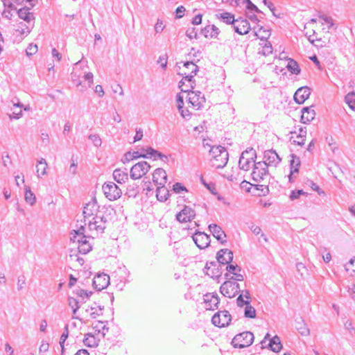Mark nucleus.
<instances>
[{
	"label": "nucleus",
	"mask_w": 355,
	"mask_h": 355,
	"mask_svg": "<svg viewBox=\"0 0 355 355\" xmlns=\"http://www.w3.org/2000/svg\"><path fill=\"white\" fill-rule=\"evenodd\" d=\"M211 155L212 166L216 168H223L228 162V153L226 149L221 146H212L209 150Z\"/></svg>",
	"instance_id": "1"
},
{
	"label": "nucleus",
	"mask_w": 355,
	"mask_h": 355,
	"mask_svg": "<svg viewBox=\"0 0 355 355\" xmlns=\"http://www.w3.org/2000/svg\"><path fill=\"white\" fill-rule=\"evenodd\" d=\"M254 335L250 331L239 334L232 339V344L236 348H244L250 346L254 341Z\"/></svg>",
	"instance_id": "2"
},
{
	"label": "nucleus",
	"mask_w": 355,
	"mask_h": 355,
	"mask_svg": "<svg viewBox=\"0 0 355 355\" xmlns=\"http://www.w3.org/2000/svg\"><path fill=\"white\" fill-rule=\"evenodd\" d=\"M104 195L109 200H116L122 194L121 189L113 182H107L102 187Z\"/></svg>",
	"instance_id": "3"
},
{
	"label": "nucleus",
	"mask_w": 355,
	"mask_h": 355,
	"mask_svg": "<svg viewBox=\"0 0 355 355\" xmlns=\"http://www.w3.org/2000/svg\"><path fill=\"white\" fill-rule=\"evenodd\" d=\"M150 168V166L147 162H139L130 168V177L132 180L140 179L149 171Z\"/></svg>",
	"instance_id": "4"
},
{
	"label": "nucleus",
	"mask_w": 355,
	"mask_h": 355,
	"mask_svg": "<svg viewBox=\"0 0 355 355\" xmlns=\"http://www.w3.org/2000/svg\"><path fill=\"white\" fill-rule=\"evenodd\" d=\"M107 219L104 216H96L92 220H88V228L91 232L97 234L103 233L106 228Z\"/></svg>",
	"instance_id": "5"
},
{
	"label": "nucleus",
	"mask_w": 355,
	"mask_h": 355,
	"mask_svg": "<svg viewBox=\"0 0 355 355\" xmlns=\"http://www.w3.org/2000/svg\"><path fill=\"white\" fill-rule=\"evenodd\" d=\"M220 291L225 297L232 298L240 292V286L235 282L226 281L220 286Z\"/></svg>",
	"instance_id": "6"
},
{
	"label": "nucleus",
	"mask_w": 355,
	"mask_h": 355,
	"mask_svg": "<svg viewBox=\"0 0 355 355\" xmlns=\"http://www.w3.org/2000/svg\"><path fill=\"white\" fill-rule=\"evenodd\" d=\"M232 316L227 311H218L211 318L213 324L218 327H225L230 324Z\"/></svg>",
	"instance_id": "7"
},
{
	"label": "nucleus",
	"mask_w": 355,
	"mask_h": 355,
	"mask_svg": "<svg viewBox=\"0 0 355 355\" xmlns=\"http://www.w3.org/2000/svg\"><path fill=\"white\" fill-rule=\"evenodd\" d=\"M255 35L257 37L260 38L263 41V46L262 49L259 51V53H261L263 55H268L272 52V47L271 44L266 40L270 35L269 31L263 30L262 31V28H259L258 31L255 32Z\"/></svg>",
	"instance_id": "8"
},
{
	"label": "nucleus",
	"mask_w": 355,
	"mask_h": 355,
	"mask_svg": "<svg viewBox=\"0 0 355 355\" xmlns=\"http://www.w3.org/2000/svg\"><path fill=\"white\" fill-rule=\"evenodd\" d=\"M268 167L266 163L259 162L254 163L252 177L254 181L259 182L263 180L265 177L268 176Z\"/></svg>",
	"instance_id": "9"
},
{
	"label": "nucleus",
	"mask_w": 355,
	"mask_h": 355,
	"mask_svg": "<svg viewBox=\"0 0 355 355\" xmlns=\"http://www.w3.org/2000/svg\"><path fill=\"white\" fill-rule=\"evenodd\" d=\"M187 97L188 103L196 110H200L205 102L204 95L199 91L189 92Z\"/></svg>",
	"instance_id": "10"
},
{
	"label": "nucleus",
	"mask_w": 355,
	"mask_h": 355,
	"mask_svg": "<svg viewBox=\"0 0 355 355\" xmlns=\"http://www.w3.org/2000/svg\"><path fill=\"white\" fill-rule=\"evenodd\" d=\"M98 208L99 206L96 198H92L89 202L86 203L83 212L85 225L87 224V220H89V218L90 217L93 218L94 216H97Z\"/></svg>",
	"instance_id": "11"
},
{
	"label": "nucleus",
	"mask_w": 355,
	"mask_h": 355,
	"mask_svg": "<svg viewBox=\"0 0 355 355\" xmlns=\"http://www.w3.org/2000/svg\"><path fill=\"white\" fill-rule=\"evenodd\" d=\"M182 79L180 82V88L182 92H191V89L194 88L193 76L186 71L182 73Z\"/></svg>",
	"instance_id": "12"
},
{
	"label": "nucleus",
	"mask_w": 355,
	"mask_h": 355,
	"mask_svg": "<svg viewBox=\"0 0 355 355\" xmlns=\"http://www.w3.org/2000/svg\"><path fill=\"white\" fill-rule=\"evenodd\" d=\"M196 216L195 211L189 206L184 207L176 215V219L180 223L191 221Z\"/></svg>",
	"instance_id": "13"
},
{
	"label": "nucleus",
	"mask_w": 355,
	"mask_h": 355,
	"mask_svg": "<svg viewBox=\"0 0 355 355\" xmlns=\"http://www.w3.org/2000/svg\"><path fill=\"white\" fill-rule=\"evenodd\" d=\"M110 284V276L105 274H98L93 279V286L98 291H101L107 287Z\"/></svg>",
	"instance_id": "14"
},
{
	"label": "nucleus",
	"mask_w": 355,
	"mask_h": 355,
	"mask_svg": "<svg viewBox=\"0 0 355 355\" xmlns=\"http://www.w3.org/2000/svg\"><path fill=\"white\" fill-rule=\"evenodd\" d=\"M263 159V162H261L266 163L267 167L269 166H276L281 162V158L273 150L265 151Z\"/></svg>",
	"instance_id": "15"
},
{
	"label": "nucleus",
	"mask_w": 355,
	"mask_h": 355,
	"mask_svg": "<svg viewBox=\"0 0 355 355\" xmlns=\"http://www.w3.org/2000/svg\"><path fill=\"white\" fill-rule=\"evenodd\" d=\"M233 26L235 32L240 35L247 34L250 30V24L245 19L240 18L236 19Z\"/></svg>",
	"instance_id": "16"
},
{
	"label": "nucleus",
	"mask_w": 355,
	"mask_h": 355,
	"mask_svg": "<svg viewBox=\"0 0 355 355\" xmlns=\"http://www.w3.org/2000/svg\"><path fill=\"white\" fill-rule=\"evenodd\" d=\"M219 302V297L216 293H207L204 295L205 309L207 310H214L216 309Z\"/></svg>",
	"instance_id": "17"
},
{
	"label": "nucleus",
	"mask_w": 355,
	"mask_h": 355,
	"mask_svg": "<svg viewBox=\"0 0 355 355\" xmlns=\"http://www.w3.org/2000/svg\"><path fill=\"white\" fill-rule=\"evenodd\" d=\"M193 240L200 249L207 248L210 243L209 236L203 232L195 233L193 236Z\"/></svg>",
	"instance_id": "18"
},
{
	"label": "nucleus",
	"mask_w": 355,
	"mask_h": 355,
	"mask_svg": "<svg viewBox=\"0 0 355 355\" xmlns=\"http://www.w3.org/2000/svg\"><path fill=\"white\" fill-rule=\"evenodd\" d=\"M12 107H10V110L12 113L9 114V119L10 120L12 119H19L22 117V107L23 104L17 99L16 101L12 100Z\"/></svg>",
	"instance_id": "19"
},
{
	"label": "nucleus",
	"mask_w": 355,
	"mask_h": 355,
	"mask_svg": "<svg viewBox=\"0 0 355 355\" xmlns=\"http://www.w3.org/2000/svg\"><path fill=\"white\" fill-rule=\"evenodd\" d=\"M311 89L308 87L299 88L294 94V100L298 104H302L310 96Z\"/></svg>",
	"instance_id": "20"
},
{
	"label": "nucleus",
	"mask_w": 355,
	"mask_h": 355,
	"mask_svg": "<svg viewBox=\"0 0 355 355\" xmlns=\"http://www.w3.org/2000/svg\"><path fill=\"white\" fill-rule=\"evenodd\" d=\"M216 258L218 263L226 265L233 260V252L228 249H221L218 252Z\"/></svg>",
	"instance_id": "21"
},
{
	"label": "nucleus",
	"mask_w": 355,
	"mask_h": 355,
	"mask_svg": "<svg viewBox=\"0 0 355 355\" xmlns=\"http://www.w3.org/2000/svg\"><path fill=\"white\" fill-rule=\"evenodd\" d=\"M153 181L157 185H165L167 182V175L162 168H157L153 173Z\"/></svg>",
	"instance_id": "22"
},
{
	"label": "nucleus",
	"mask_w": 355,
	"mask_h": 355,
	"mask_svg": "<svg viewBox=\"0 0 355 355\" xmlns=\"http://www.w3.org/2000/svg\"><path fill=\"white\" fill-rule=\"evenodd\" d=\"M209 229L213 236L221 243L226 242V234L222 228L216 224H211L209 225Z\"/></svg>",
	"instance_id": "23"
},
{
	"label": "nucleus",
	"mask_w": 355,
	"mask_h": 355,
	"mask_svg": "<svg viewBox=\"0 0 355 355\" xmlns=\"http://www.w3.org/2000/svg\"><path fill=\"white\" fill-rule=\"evenodd\" d=\"M300 166V159L297 156H296L294 154L291 155V159H290V175L288 176L289 181L293 182V176L295 173H298L299 172V168Z\"/></svg>",
	"instance_id": "24"
},
{
	"label": "nucleus",
	"mask_w": 355,
	"mask_h": 355,
	"mask_svg": "<svg viewBox=\"0 0 355 355\" xmlns=\"http://www.w3.org/2000/svg\"><path fill=\"white\" fill-rule=\"evenodd\" d=\"M315 116V110L313 107H306L302 110L301 121L303 123H306L311 121Z\"/></svg>",
	"instance_id": "25"
},
{
	"label": "nucleus",
	"mask_w": 355,
	"mask_h": 355,
	"mask_svg": "<svg viewBox=\"0 0 355 355\" xmlns=\"http://www.w3.org/2000/svg\"><path fill=\"white\" fill-rule=\"evenodd\" d=\"M75 77H76V75L75 73H72V78H73L72 80L73 82H77V85H76L77 87H81L82 88L80 89V90H82V91L85 90L87 87H90L93 83L94 76H93V73L91 72H88L84 75V79L85 81L87 82V86L82 85V82L80 80H75L74 79Z\"/></svg>",
	"instance_id": "26"
},
{
	"label": "nucleus",
	"mask_w": 355,
	"mask_h": 355,
	"mask_svg": "<svg viewBox=\"0 0 355 355\" xmlns=\"http://www.w3.org/2000/svg\"><path fill=\"white\" fill-rule=\"evenodd\" d=\"M71 234V240L73 242H78L79 245L87 242L86 236L84 235V227L83 226L78 230H73Z\"/></svg>",
	"instance_id": "27"
},
{
	"label": "nucleus",
	"mask_w": 355,
	"mask_h": 355,
	"mask_svg": "<svg viewBox=\"0 0 355 355\" xmlns=\"http://www.w3.org/2000/svg\"><path fill=\"white\" fill-rule=\"evenodd\" d=\"M219 32V29L215 25H208L201 31L202 34L206 38H216Z\"/></svg>",
	"instance_id": "28"
},
{
	"label": "nucleus",
	"mask_w": 355,
	"mask_h": 355,
	"mask_svg": "<svg viewBox=\"0 0 355 355\" xmlns=\"http://www.w3.org/2000/svg\"><path fill=\"white\" fill-rule=\"evenodd\" d=\"M113 178L119 184H123L128 180L126 170L116 168L113 171Z\"/></svg>",
	"instance_id": "29"
},
{
	"label": "nucleus",
	"mask_w": 355,
	"mask_h": 355,
	"mask_svg": "<svg viewBox=\"0 0 355 355\" xmlns=\"http://www.w3.org/2000/svg\"><path fill=\"white\" fill-rule=\"evenodd\" d=\"M169 191L165 185H158L156 196L159 201L164 202L168 199Z\"/></svg>",
	"instance_id": "30"
},
{
	"label": "nucleus",
	"mask_w": 355,
	"mask_h": 355,
	"mask_svg": "<svg viewBox=\"0 0 355 355\" xmlns=\"http://www.w3.org/2000/svg\"><path fill=\"white\" fill-rule=\"evenodd\" d=\"M17 14L19 18L28 23H30L34 19L33 14L30 12V8L26 7L20 8L17 11Z\"/></svg>",
	"instance_id": "31"
},
{
	"label": "nucleus",
	"mask_w": 355,
	"mask_h": 355,
	"mask_svg": "<svg viewBox=\"0 0 355 355\" xmlns=\"http://www.w3.org/2000/svg\"><path fill=\"white\" fill-rule=\"evenodd\" d=\"M198 71V67L195 63L193 62H186L183 64L182 72H180V74L182 75L184 71H186L193 76Z\"/></svg>",
	"instance_id": "32"
},
{
	"label": "nucleus",
	"mask_w": 355,
	"mask_h": 355,
	"mask_svg": "<svg viewBox=\"0 0 355 355\" xmlns=\"http://www.w3.org/2000/svg\"><path fill=\"white\" fill-rule=\"evenodd\" d=\"M254 163H256L255 159H250L243 156H241L239 161L240 168L244 171H248L250 168L251 165L252 164L254 165Z\"/></svg>",
	"instance_id": "33"
},
{
	"label": "nucleus",
	"mask_w": 355,
	"mask_h": 355,
	"mask_svg": "<svg viewBox=\"0 0 355 355\" xmlns=\"http://www.w3.org/2000/svg\"><path fill=\"white\" fill-rule=\"evenodd\" d=\"M98 341H99V340L98 338H96L92 334H85L84 340H83V343H84L85 345L89 347H97L98 345Z\"/></svg>",
	"instance_id": "34"
},
{
	"label": "nucleus",
	"mask_w": 355,
	"mask_h": 355,
	"mask_svg": "<svg viewBox=\"0 0 355 355\" xmlns=\"http://www.w3.org/2000/svg\"><path fill=\"white\" fill-rule=\"evenodd\" d=\"M268 347L272 352H278L282 348V345L281 344V341L279 338L277 336H275L272 337L270 342L268 343Z\"/></svg>",
	"instance_id": "35"
},
{
	"label": "nucleus",
	"mask_w": 355,
	"mask_h": 355,
	"mask_svg": "<svg viewBox=\"0 0 355 355\" xmlns=\"http://www.w3.org/2000/svg\"><path fill=\"white\" fill-rule=\"evenodd\" d=\"M47 163L44 158H41L36 166L37 177L40 178L42 175L46 174Z\"/></svg>",
	"instance_id": "36"
},
{
	"label": "nucleus",
	"mask_w": 355,
	"mask_h": 355,
	"mask_svg": "<svg viewBox=\"0 0 355 355\" xmlns=\"http://www.w3.org/2000/svg\"><path fill=\"white\" fill-rule=\"evenodd\" d=\"M24 189H25V193H24L25 201L31 206L34 205L36 202L35 195L31 191L29 187L26 186Z\"/></svg>",
	"instance_id": "37"
},
{
	"label": "nucleus",
	"mask_w": 355,
	"mask_h": 355,
	"mask_svg": "<svg viewBox=\"0 0 355 355\" xmlns=\"http://www.w3.org/2000/svg\"><path fill=\"white\" fill-rule=\"evenodd\" d=\"M86 312L89 315L91 318H96L97 316L102 315L103 309L100 306L94 304V306L88 307L86 309Z\"/></svg>",
	"instance_id": "38"
},
{
	"label": "nucleus",
	"mask_w": 355,
	"mask_h": 355,
	"mask_svg": "<svg viewBox=\"0 0 355 355\" xmlns=\"http://www.w3.org/2000/svg\"><path fill=\"white\" fill-rule=\"evenodd\" d=\"M217 17L228 24H233L235 22L234 16L230 12H223L216 15Z\"/></svg>",
	"instance_id": "39"
},
{
	"label": "nucleus",
	"mask_w": 355,
	"mask_h": 355,
	"mask_svg": "<svg viewBox=\"0 0 355 355\" xmlns=\"http://www.w3.org/2000/svg\"><path fill=\"white\" fill-rule=\"evenodd\" d=\"M142 153H144V158H153L155 160L157 159L158 151L153 149L151 147H147L146 148H142L141 149Z\"/></svg>",
	"instance_id": "40"
},
{
	"label": "nucleus",
	"mask_w": 355,
	"mask_h": 355,
	"mask_svg": "<svg viewBox=\"0 0 355 355\" xmlns=\"http://www.w3.org/2000/svg\"><path fill=\"white\" fill-rule=\"evenodd\" d=\"M288 70L293 74H299L300 73V69L297 62L293 59H289L288 64L286 66Z\"/></svg>",
	"instance_id": "41"
},
{
	"label": "nucleus",
	"mask_w": 355,
	"mask_h": 355,
	"mask_svg": "<svg viewBox=\"0 0 355 355\" xmlns=\"http://www.w3.org/2000/svg\"><path fill=\"white\" fill-rule=\"evenodd\" d=\"M94 329H95L96 331L99 334H101L103 336L106 334L109 329L108 327H107L105 323L102 321H97L94 326Z\"/></svg>",
	"instance_id": "42"
},
{
	"label": "nucleus",
	"mask_w": 355,
	"mask_h": 355,
	"mask_svg": "<svg viewBox=\"0 0 355 355\" xmlns=\"http://www.w3.org/2000/svg\"><path fill=\"white\" fill-rule=\"evenodd\" d=\"M345 100L349 108L355 111V92H352L348 93L345 96Z\"/></svg>",
	"instance_id": "43"
},
{
	"label": "nucleus",
	"mask_w": 355,
	"mask_h": 355,
	"mask_svg": "<svg viewBox=\"0 0 355 355\" xmlns=\"http://www.w3.org/2000/svg\"><path fill=\"white\" fill-rule=\"evenodd\" d=\"M244 315L245 318H254L256 317V310L250 305V303L247 304L244 310Z\"/></svg>",
	"instance_id": "44"
},
{
	"label": "nucleus",
	"mask_w": 355,
	"mask_h": 355,
	"mask_svg": "<svg viewBox=\"0 0 355 355\" xmlns=\"http://www.w3.org/2000/svg\"><path fill=\"white\" fill-rule=\"evenodd\" d=\"M68 304L69 306L73 309V314L75 315L80 308L78 305V301L72 297H69L68 298Z\"/></svg>",
	"instance_id": "45"
},
{
	"label": "nucleus",
	"mask_w": 355,
	"mask_h": 355,
	"mask_svg": "<svg viewBox=\"0 0 355 355\" xmlns=\"http://www.w3.org/2000/svg\"><path fill=\"white\" fill-rule=\"evenodd\" d=\"M241 156H243V157H245L250 158V159H256L257 153H256L255 150H254L252 148H248L247 150L243 151L241 153Z\"/></svg>",
	"instance_id": "46"
},
{
	"label": "nucleus",
	"mask_w": 355,
	"mask_h": 355,
	"mask_svg": "<svg viewBox=\"0 0 355 355\" xmlns=\"http://www.w3.org/2000/svg\"><path fill=\"white\" fill-rule=\"evenodd\" d=\"M89 139L92 141V142L96 147H99L101 146L102 141L98 135H97V134L90 135L89 136Z\"/></svg>",
	"instance_id": "47"
},
{
	"label": "nucleus",
	"mask_w": 355,
	"mask_h": 355,
	"mask_svg": "<svg viewBox=\"0 0 355 355\" xmlns=\"http://www.w3.org/2000/svg\"><path fill=\"white\" fill-rule=\"evenodd\" d=\"M92 250L91 245L88 243V242L83 243L81 245H78V251L82 254H87Z\"/></svg>",
	"instance_id": "48"
},
{
	"label": "nucleus",
	"mask_w": 355,
	"mask_h": 355,
	"mask_svg": "<svg viewBox=\"0 0 355 355\" xmlns=\"http://www.w3.org/2000/svg\"><path fill=\"white\" fill-rule=\"evenodd\" d=\"M299 325L297 329L299 331V333L302 335V336H309V334H310V331L309 329V328H307V327L306 326L305 324H304L303 322L302 323H299Z\"/></svg>",
	"instance_id": "49"
},
{
	"label": "nucleus",
	"mask_w": 355,
	"mask_h": 355,
	"mask_svg": "<svg viewBox=\"0 0 355 355\" xmlns=\"http://www.w3.org/2000/svg\"><path fill=\"white\" fill-rule=\"evenodd\" d=\"M319 18L322 21V24H327L328 29H330L334 26L333 20L331 17L326 15H320Z\"/></svg>",
	"instance_id": "50"
},
{
	"label": "nucleus",
	"mask_w": 355,
	"mask_h": 355,
	"mask_svg": "<svg viewBox=\"0 0 355 355\" xmlns=\"http://www.w3.org/2000/svg\"><path fill=\"white\" fill-rule=\"evenodd\" d=\"M69 336V330H68V325H66L64 327V331L62 333V334L60 336V345L62 347V349H64V343L66 340V339L68 338Z\"/></svg>",
	"instance_id": "51"
},
{
	"label": "nucleus",
	"mask_w": 355,
	"mask_h": 355,
	"mask_svg": "<svg viewBox=\"0 0 355 355\" xmlns=\"http://www.w3.org/2000/svg\"><path fill=\"white\" fill-rule=\"evenodd\" d=\"M26 52L28 56L35 54L37 52V46L36 44H30L27 47Z\"/></svg>",
	"instance_id": "52"
},
{
	"label": "nucleus",
	"mask_w": 355,
	"mask_h": 355,
	"mask_svg": "<svg viewBox=\"0 0 355 355\" xmlns=\"http://www.w3.org/2000/svg\"><path fill=\"white\" fill-rule=\"evenodd\" d=\"M173 190L176 193H181L182 191H187V189L181 183L177 182L173 186Z\"/></svg>",
	"instance_id": "53"
},
{
	"label": "nucleus",
	"mask_w": 355,
	"mask_h": 355,
	"mask_svg": "<svg viewBox=\"0 0 355 355\" xmlns=\"http://www.w3.org/2000/svg\"><path fill=\"white\" fill-rule=\"evenodd\" d=\"M291 141L298 146H303L305 143V137L291 136Z\"/></svg>",
	"instance_id": "54"
},
{
	"label": "nucleus",
	"mask_w": 355,
	"mask_h": 355,
	"mask_svg": "<svg viewBox=\"0 0 355 355\" xmlns=\"http://www.w3.org/2000/svg\"><path fill=\"white\" fill-rule=\"evenodd\" d=\"M186 35L189 38V39H196L197 38V36H198V34H197V31H196V28H189L187 31H186Z\"/></svg>",
	"instance_id": "55"
},
{
	"label": "nucleus",
	"mask_w": 355,
	"mask_h": 355,
	"mask_svg": "<svg viewBox=\"0 0 355 355\" xmlns=\"http://www.w3.org/2000/svg\"><path fill=\"white\" fill-rule=\"evenodd\" d=\"M306 193L303 190L292 191L290 195V198L292 200H296L302 195H305Z\"/></svg>",
	"instance_id": "56"
},
{
	"label": "nucleus",
	"mask_w": 355,
	"mask_h": 355,
	"mask_svg": "<svg viewBox=\"0 0 355 355\" xmlns=\"http://www.w3.org/2000/svg\"><path fill=\"white\" fill-rule=\"evenodd\" d=\"M165 26L163 23V21L160 19H157L155 25V31L158 33L163 31L164 29Z\"/></svg>",
	"instance_id": "57"
},
{
	"label": "nucleus",
	"mask_w": 355,
	"mask_h": 355,
	"mask_svg": "<svg viewBox=\"0 0 355 355\" xmlns=\"http://www.w3.org/2000/svg\"><path fill=\"white\" fill-rule=\"evenodd\" d=\"M76 295L83 299L89 298L92 294V293H88L87 291L83 289H78L76 291Z\"/></svg>",
	"instance_id": "58"
},
{
	"label": "nucleus",
	"mask_w": 355,
	"mask_h": 355,
	"mask_svg": "<svg viewBox=\"0 0 355 355\" xmlns=\"http://www.w3.org/2000/svg\"><path fill=\"white\" fill-rule=\"evenodd\" d=\"M236 303L238 306L243 307L244 305L246 306L250 303L249 300H244L243 295L241 294L236 299Z\"/></svg>",
	"instance_id": "59"
},
{
	"label": "nucleus",
	"mask_w": 355,
	"mask_h": 355,
	"mask_svg": "<svg viewBox=\"0 0 355 355\" xmlns=\"http://www.w3.org/2000/svg\"><path fill=\"white\" fill-rule=\"evenodd\" d=\"M178 110L180 112V114L182 116V118H184L187 120L190 119V117L191 116V113L190 112V111L188 109H184V107H182V108H181V110Z\"/></svg>",
	"instance_id": "60"
},
{
	"label": "nucleus",
	"mask_w": 355,
	"mask_h": 355,
	"mask_svg": "<svg viewBox=\"0 0 355 355\" xmlns=\"http://www.w3.org/2000/svg\"><path fill=\"white\" fill-rule=\"evenodd\" d=\"M19 28H21V30L18 29L17 31H19L21 35H28L31 32L30 28L23 23L20 24Z\"/></svg>",
	"instance_id": "61"
},
{
	"label": "nucleus",
	"mask_w": 355,
	"mask_h": 355,
	"mask_svg": "<svg viewBox=\"0 0 355 355\" xmlns=\"http://www.w3.org/2000/svg\"><path fill=\"white\" fill-rule=\"evenodd\" d=\"M263 3H264V5H266L270 9V10L272 12V13L274 16H277L275 14L276 8L272 2H270L268 0H263Z\"/></svg>",
	"instance_id": "62"
},
{
	"label": "nucleus",
	"mask_w": 355,
	"mask_h": 355,
	"mask_svg": "<svg viewBox=\"0 0 355 355\" xmlns=\"http://www.w3.org/2000/svg\"><path fill=\"white\" fill-rule=\"evenodd\" d=\"M226 270H227L228 272L234 274L236 271H240L241 268L237 265L230 264L227 266Z\"/></svg>",
	"instance_id": "63"
},
{
	"label": "nucleus",
	"mask_w": 355,
	"mask_h": 355,
	"mask_svg": "<svg viewBox=\"0 0 355 355\" xmlns=\"http://www.w3.org/2000/svg\"><path fill=\"white\" fill-rule=\"evenodd\" d=\"M26 284V278L22 276L19 277L17 280V289L19 291L21 290L24 288V286Z\"/></svg>",
	"instance_id": "64"
}]
</instances>
